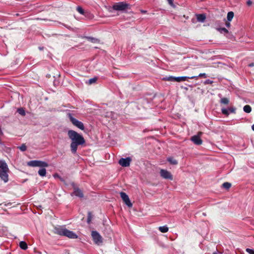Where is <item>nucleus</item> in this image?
Wrapping results in <instances>:
<instances>
[{
	"instance_id": "nucleus-17",
	"label": "nucleus",
	"mask_w": 254,
	"mask_h": 254,
	"mask_svg": "<svg viewBox=\"0 0 254 254\" xmlns=\"http://www.w3.org/2000/svg\"><path fill=\"white\" fill-rule=\"evenodd\" d=\"M167 160L172 165H177L178 164L177 161L173 157H169Z\"/></svg>"
},
{
	"instance_id": "nucleus-20",
	"label": "nucleus",
	"mask_w": 254,
	"mask_h": 254,
	"mask_svg": "<svg viewBox=\"0 0 254 254\" xmlns=\"http://www.w3.org/2000/svg\"><path fill=\"white\" fill-rule=\"evenodd\" d=\"M38 174L40 176L44 177L46 174V170L45 169L43 168L41 169H40L38 171Z\"/></svg>"
},
{
	"instance_id": "nucleus-33",
	"label": "nucleus",
	"mask_w": 254,
	"mask_h": 254,
	"mask_svg": "<svg viewBox=\"0 0 254 254\" xmlns=\"http://www.w3.org/2000/svg\"><path fill=\"white\" fill-rule=\"evenodd\" d=\"M198 76L199 77H203L204 78H206V75L205 73H200L198 75Z\"/></svg>"
},
{
	"instance_id": "nucleus-25",
	"label": "nucleus",
	"mask_w": 254,
	"mask_h": 254,
	"mask_svg": "<svg viewBox=\"0 0 254 254\" xmlns=\"http://www.w3.org/2000/svg\"><path fill=\"white\" fill-rule=\"evenodd\" d=\"M218 31L220 32V33H228V30L226 29L225 28H220L219 29H218Z\"/></svg>"
},
{
	"instance_id": "nucleus-29",
	"label": "nucleus",
	"mask_w": 254,
	"mask_h": 254,
	"mask_svg": "<svg viewBox=\"0 0 254 254\" xmlns=\"http://www.w3.org/2000/svg\"><path fill=\"white\" fill-rule=\"evenodd\" d=\"M19 148L22 151L26 150V146L25 145L23 144L21 146L19 147Z\"/></svg>"
},
{
	"instance_id": "nucleus-19",
	"label": "nucleus",
	"mask_w": 254,
	"mask_h": 254,
	"mask_svg": "<svg viewBox=\"0 0 254 254\" xmlns=\"http://www.w3.org/2000/svg\"><path fill=\"white\" fill-rule=\"evenodd\" d=\"M244 111L247 113H250L252 111V108L250 105H245L244 107Z\"/></svg>"
},
{
	"instance_id": "nucleus-8",
	"label": "nucleus",
	"mask_w": 254,
	"mask_h": 254,
	"mask_svg": "<svg viewBox=\"0 0 254 254\" xmlns=\"http://www.w3.org/2000/svg\"><path fill=\"white\" fill-rule=\"evenodd\" d=\"M202 133L199 132L197 135L192 136L191 137V140L196 145H200L202 143V140L200 138V136Z\"/></svg>"
},
{
	"instance_id": "nucleus-16",
	"label": "nucleus",
	"mask_w": 254,
	"mask_h": 254,
	"mask_svg": "<svg viewBox=\"0 0 254 254\" xmlns=\"http://www.w3.org/2000/svg\"><path fill=\"white\" fill-rule=\"evenodd\" d=\"M234 16V14L233 12H232V11L229 12L228 13L227 16V20L229 22L231 21L232 20V19L233 18Z\"/></svg>"
},
{
	"instance_id": "nucleus-40",
	"label": "nucleus",
	"mask_w": 254,
	"mask_h": 254,
	"mask_svg": "<svg viewBox=\"0 0 254 254\" xmlns=\"http://www.w3.org/2000/svg\"><path fill=\"white\" fill-rule=\"evenodd\" d=\"M190 78V79H193V78H197V76H192L191 77H189Z\"/></svg>"
},
{
	"instance_id": "nucleus-6",
	"label": "nucleus",
	"mask_w": 254,
	"mask_h": 254,
	"mask_svg": "<svg viewBox=\"0 0 254 254\" xmlns=\"http://www.w3.org/2000/svg\"><path fill=\"white\" fill-rule=\"evenodd\" d=\"M91 236L95 244L100 245L102 243V237L97 231H93L91 232Z\"/></svg>"
},
{
	"instance_id": "nucleus-26",
	"label": "nucleus",
	"mask_w": 254,
	"mask_h": 254,
	"mask_svg": "<svg viewBox=\"0 0 254 254\" xmlns=\"http://www.w3.org/2000/svg\"><path fill=\"white\" fill-rule=\"evenodd\" d=\"M76 10L77 11L80 13V14H84V10L80 6H77L76 8Z\"/></svg>"
},
{
	"instance_id": "nucleus-28",
	"label": "nucleus",
	"mask_w": 254,
	"mask_h": 254,
	"mask_svg": "<svg viewBox=\"0 0 254 254\" xmlns=\"http://www.w3.org/2000/svg\"><path fill=\"white\" fill-rule=\"evenodd\" d=\"M92 219V216L90 212L88 213V216L87 218V222L88 223H90Z\"/></svg>"
},
{
	"instance_id": "nucleus-15",
	"label": "nucleus",
	"mask_w": 254,
	"mask_h": 254,
	"mask_svg": "<svg viewBox=\"0 0 254 254\" xmlns=\"http://www.w3.org/2000/svg\"><path fill=\"white\" fill-rule=\"evenodd\" d=\"M188 77L186 76L177 77L174 78V81L177 82H181L183 81H186Z\"/></svg>"
},
{
	"instance_id": "nucleus-12",
	"label": "nucleus",
	"mask_w": 254,
	"mask_h": 254,
	"mask_svg": "<svg viewBox=\"0 0 254 254\" xmlns=\"http://www.w3.org/2000/svg\"><path fill=\"white\" fill-rule=\"evenodd\" d=\"M73 194L80 197H82L83 196V194L82 191L78 188H74Z\"/></svg>"
},
{
	"instance_id": "nucleus-2",
	"label": "nucleus",
	"mask_w": 254,
	"mask_h": 254,
	"mask_svg": "<svg viewBox=\"0 0 254 254\" xmlns=\"http://www.w3.org/2000/svg\"><path fill=\"white\" fill-rule=\"evenodd\" d=\"M9 169L6 163L3 161H0V178L5 183L8 181Z\"/></svg>"
},
{
	"instance_id": "nucleus-14",
	"label": "nucleus",
	"mask_w": 254,
	"mask_h": 254,
	"mask_svg": "<svg viewBox=\"0 0 254 254\" xmlns=\"http://www.w3.org/2000/svg\"><path fill=\"white\" fill-rule=\"evenodd\" d=\"M158 229L162 233H166L169 230V228L167 226H160L158 228Z\"/></svg>"
},
{
	"instance_id": "nucleus-22",
	"label": "nucleus",
	"mask_w": 254,
	"mask_h": 254,
	"mask_svg": "<svg viewBox=\"0 0 254 254\" xmlns=\"http://www.w3.org/2000/svg\"><path fill=\"white\" fill-rule=\"evenodd\" d=\"M222 186L224 188L228 190L231 187V184L229 183L226 182V183H223Z\"/></svg>"
},
{
	"instance_id": "nucleus-21",
	"label": "nucleus",
	"mask_w": 254,
	"mask_h": 254,
	"mask_svg": "<svg viewBox=\"0 0 254 254\" xmlns=\"http://www.w3.org/2000/svg\"><path fill=\"white\" fill-rule=\"evenodd\" d=\"M220 103L223 104L227 105L229 103V100L227 98H222L220 100Z\"/></svg>"
},
{
	"instance_id": "nucleus-30",
	"label": "nucleus",
	"mask_w": 254,
	"mask_h": 254,
	"mask_svg": "<svg viewBox=\"0 0 254 254\" xmlns=\"http://www.w3.org/2000/svg\"><path fill=\"white\" fill-rule=\"evenodd\" d=\"M174 78H175V77H173V76H170L169 77L164 78V79L168 80V81H174Z\"/></svg>"
},
{
	"instance_id": "nucleus-10",
	"label": "nucleus",
	"mask_w": 254,
	"mask_h": 254,
	"mask_svg": "<svg viewBox=\"0 0 254 254\" xmlns=\"http://www.w3.org/2000/svg\"><path fill=\"white\" fill-rule=\"evenodd\" d=\"M120 196L127 205L129 207H132V204L131 203L128 195L125 192H120Z\"/></svg>"
},
{
	"instance_id": "nucleus-31",
	"label": "nucleus",
	"mask_w": 254,
	"mask_h": 254,
	"mask_svg": "<svg viewBox=\"0 0 254 254\" xmlns=\"http://www.w3.org/2000/svg\"><path fill=\"white\" fill-rule=\"evenodd\" d=\"M96 78H91V79H90L89 80V83L90 84H92V83H93L95 82H96Z\"/></svg>"
},
{
	"instance_id": "nucleus-37",
	"label": "nucleus",
	"mask_w": 254,
	"mask_h": 254,
	"mask_svg": "<svg viewBox=\"0 0 254 254\" xmlns=\"http://www.w3.org/2000/svg\"><path fill=\"white\" fill-rule=\"evenodd\" d=\"M54 177L55 178H57H57H59L61 179L60 177L58 174H55V175H54Z\"/></svg>"
},
{
	"instance_id": "nucleus-13",
	"label": "nucleus",
	"mask_w": 254,
	"mask_h": 254,
	"mask_svg": "<svg viewBox=\"0 0 254 254\" xmlns=\"http://www.w3.org/2000/svg\"><path fill=\"white\" fill-rule=\"evenodd\" d=\"M197 20L199 21L203 22L204 21L206 16L204 14H200L196 15Z\"/></svg>"
},
{
	"instance_id": "nucleus-4",
	"label": "nucleus",
	"mask_w": 254,
	"mask_h": 254,
	"mask_svg": "<svg viewBox=\"0 0 254 254\" xmlns=\"http://www.w3.org/2000/svg\"><path fill=\"white\" fill-rule=\"evenodd\" d=\"M114 10L117 11H126L130 9V5L126 2H116L113 5Z\"/></svg>"
},
{
	"instance_id": "nucleus-23",
	"label": "nucleus",
	"mask_w": 254,
	"mask_h": 254,
	"mask_svg": "<svg viewBox=\"0 0 254 254\" xmlns=\"http://www.w3.org/2000/svg\"><path fill=\"white\" fill-rule=\"evenodd\" d=\"M228 111H229L228 110L225 109V108H222L221 110L222 114L227 116H228L229 115V113Z\"/></svg>"
},
{
	"instance_id": "nucleus-36",
	"label": "nucleus",
	"mask_w": 254,
	"mask_h": 254,
	"mask_svg": "<svg viewBox=\"0 0 254 254\" xmlns=\"http://www.w3.org/2000/svg\"><path fill=\"white\" fill-rule=\"evenodd\" d=\"M252 3V2L251 0H248L247 1V4L249 5H251Z\"/></svg>"
},
{
	"instance_id": "nucleus-42",
	"label": "nucleus",
	"mask_w": 254,
	"mask_h": 254,
	"mask_svg": "<svg viewBox=\"0 0 254 254\" xmlns=\"http://www.w3.org/2000/svg\"><path fill=\"white\" fill-rule=\"evenodd\" d=\"M141 12L145 13L146 11L144 10H141Z\"/></svg>"
},
{
	"instance_id": "nucleus-24",
	"label": "nucleus",
	"mask_w": 254,
	"mask_h": 254,
	"mask_svg": "<svg viewBox=\"0 0 254 254\" xmlns=\"http://www.w3.org/2000/svg\"><path fill=\"white\" fill-rule=\"evenodd\" d=\"M17 112L22 116H24L25 115V111L22 108L18 109Z\"/></svg>"
},
{
	"instance_id": "nucleus-5",
	"label": "nucleus",
	"mask_w": 254,
	"mask_h": 254,
	"mask_svg": "<svg viewBox=\"0 0 254 254\" xmlns=\"http://www.w3.org/2000/svg\"><path fill=\"white\" fill-rule=\"evenodd\" d=\"M27 165L31 167H47L48 164L42 161L33 160L28 162Z\"/></svg>"
},
{
	"instance_id": "nucleus-9",
	"label": "nucleus",
	"mask_w": 254,
	"mask_h": 254,
	"mask_svg": "<svg viewBox=\"0 0 254 254\" xmlns=\"http://www.w3.org/2000/svg\"><path fill=\"white\" fill-rule=\"evenodd\" d=\"M160 176L164 179L173 180V176L168 171L164 169H161L160 171Z\"/></svg>"
},
{
	"instance_id": "nucleus-18",
	"label": "nucleus",
	"mask_w": 254,
	"mask_h": 254,
	"mask_svg": "<svg viewBox=\"0 0 254 254\" xmlns=\"http://www.w3.org/2000/svg\"><path fill=\"white\" fill-rule=\"evenodd\" d=\"M19 246L23 250H26L28 248L27 244L23 241L20 242Z\"/></svg>"
},
{
	"instance_id": "nucleus-1",
	"label": "nucleus",
	"mask_w": 254,
	"mask_h": 254,
	"mask_svg": "<svg viewBox=\"0 0 254 254\" xmlns=\"http://www.w3.org/2000/svg\"><path fill=\"white\" fill-rule=\"evenodd\" d=\"M67 135L71 141L70 144L71 151L72 153H75L78 146L84 144L85 140L81 134L73 130H69L67 132Z\"/></svg>"
},
{
	"instance_id": "nucleus-38",
	"label": "nucleus",
	"mask_w": 254,
	"mask_h": 254,
	"mask_svg": "<svg viewBox=\"0 0 254 254\" xmlns=\"http://www.w3.org/2000/svg\"><path fill=\"white\" fill-rule=\"evenodd\" d=\"M168 1L170 4H173V0H168Z\"/></svg>"
},
{
	"instance_id": "nucleus-32",
	"label": "nucleus",
	"mask_w": 254,
	"mask_h": 254,
	"mask_svg": "<svg viewBox=\"0 0 254 254\" xmlns=\"http://www.w3.org/2000/svg\"><path fill=\"white\" fill-rule=\"evenodd\" d=\"M228 110L230 111L232 113H235L236 109L234 107H230L228 109Z\"/></svg>"
},
{
	"instance_id": "nucleus-11",
	"label": "nucleus",
	"mask_w": 254,
	"mask_h": 254,
	"mask_svg": "<svg viewBox=\"0 0 254 254\" xmlns=\"http://www.w3.org/2000/svg\"><path fill=\"white\" fill-rule=\"evenodd\" d=\"M130 162L131 159L129 157H127L126 158H121L119 160V163L123 167H128L129 166Z\"/></svg>"
},
{
	"instance_id": "nucleus-39",
	"label": "nucleus",
	"mask_w": 254,
	"mask_h": 254,
	"mask_svg": "<svg viewBox=\"0 0 254 254\" xmlns=\"http://www.w3.org/2000/svg\"><path fill=\"white\" fill-rule=\"evenodd\" d=\"M249 66H251H251H254V63H251V64H249Z\"/></svg>"
},
{
	"instance_id": "nucleus-27",
	"label": "nucleus",
	"mask_w": 254,
	"mask_h": 254,
	"mask_svg": "<svg viewBox=\"0 0 254 254\" xmlns=\"http://www.w3.org/2000/svg\"><path fill=\"white\" fill-rule=\"evenodd\" d=\"M246 251L249 254H254V250L253 249L247 248L246 249Z\"/></svg>"
},
{
	"instance_id": "nucleus-41",
	"label": "nucleus",
	"mask_w": 254,
	"mask_h": 254,
	"mask_svg": "<svg viewBox=\"0 0 254 254\" xmlns=\"http://www.w3.org/2000/svg\"><path fill=\"white\" fill-rule=\"evenodd\" d=\"M252 128L253 130H254V124L252 126Z\"/></svg>"
},
{
	"instance_id": "nucleus-34",
	"label": "nucleus",
	"mask_w": 254,
	"mask_h": 254,
	"mask_svg": "<svg viewBox=\"0 0 254 254\" xmlns=\"http://www.w3.org/2000/svg\"><path fill=\"white\" fill-rule=\"evenodd\" d=\"M230 25H231V24L229 22H226V26L227 27H230Z\"/></svg>"
},
{
	"instance_id": "nucleus-7",
	"label": "nucleus",
	"mask_w": 254,
	"mask_h": 254,
	"mask_svg": "<svg viewBox=\"0 0 254 254\" xmlns=\"http://www.w3.org/2000/svg\"><path fill=\"white\" fill-rule=\"evenodd\" d=\"M68 117L70 122L72 123V124L74 126H75V127H77L79 128V129H80L81 130H84V126L82 122L78 121L77 120H76V119L73 118L71 114H68Z\"/></svg>"
},
{
	"instance_id": "nucleus-35",
	"label": "nucleus",
	"mask_w": 254,
	"mask_h": 254,
	"mask_svg": "<svg viewBox=\"0 0 254 254\" xmlns=\"http://www.w3.org/2000/svg\"><path fill=\"white\" fill-rule=\"evenodd\" d=\"M206 83H207V84H209V83H212V81H210L209 80H207L205 82Z\"/></svg>"
},
{
	"instance_id": "nucleus-3",
	"label": "nucleus",
	"mask_w": 254,
	"mask_h": 254,
	"mask_svg": "<svg viewBox=\"0 0 254 254\" xmlns=\"http://www.w3.org/2000/svg\"><path fill=\"white\" fill-rule=\"evenodd\" d=\"M58 233L60 235L64 236L70 239H76L78 237L75 233L65 228L58 229Z\"/></svg>"
}]
</instances>
